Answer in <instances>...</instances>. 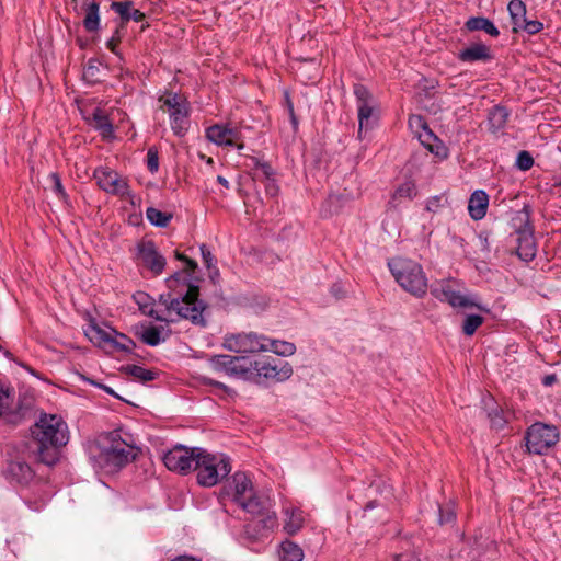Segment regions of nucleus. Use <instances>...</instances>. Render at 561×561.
Returning a JSON list of instances; mask_svg holds the SVG:
<instances>
[{
    "instance_id": "1",
    "label": "nucleus",
    "mask_w": 561,
    "mask_h": 561,
    "mask_svg": "<svg viewBox=\"0 0 561 561\" xmlns=\"http://www.w3.org/2000/svg\"><path fill=\"white\" fill-rule=\"evenodd\" d=\"M167 293L159 296V302L180 318L191 321L194 325L207 327L208 305L199 299V286L187 279L183 272H175L165 279Z\"/></svg>"
},
{
    "instance_id": "2",
    "label": "nucleus",
    "mask_w": 561,
    "mask_h": 561,
    "mask_svg": "<svg viewBox=\"0 0 561 561\" xmlns=\"http://www.w3.org/2000/svg\"><path fill=\"white\" fill-rule=\"evenodd\" d=\"M69 440L67 423L56 414H41L31 427L30 451L36 459L51 467L60 459V450Z\"/></svg>"
},
{
    "instance_id": "3",
    "label": "nucleus",
    "mask_w": 561,
    "mask_h": 561,
    "mask_svg": "<svg viewBox=\"0 0 561 561\" xmlns=\"http://www.w3.org/2000/svg\"><path fill=\"white\" fill-rule=\"evenodd\" d=\"M238 505L257 518L244 526V533L249 537L256 539L277 526V516L270 496L263 493L251 492V494Z\"/></svg>"
},
{
    "instance_id": "4",
    "label": "nucleus",
    "mask_w": 561,
    "mask_h": 561,
    "mask_svg": "<svg viewBox=\"0 0 561 561\" xmlns=\"http://www.w3.org/2000/svg\"><path fill=\"white\" fill-rule=\"evenodd\" d=\"M388 267L402 289L416 298L426 294L427 277L420 263L405 257H393L388 261Z\"/></svg>"
},
{
    "instance_id": "5",
    "label": "nucleus",
    "mask_w": 561,
    "mask_h": 561,
    "mask_svg": "<svg viewBox=\"0 0 561 561\" xmlns=\"http://www.w3.org/2000/svg\"><path fill=\"white\" fill-rule=\"evenodd\" d=\"M194 470L197 471V482L203 486H214L220 479L227 477L231 471L229 459L224 456H214L205 449L198 458V465Z\"/></svg>"
},
{
    "instance_id": "6",
    "label": "nucleus",
    "mask_w": 561,
    "mask_h": 561,
    "mask_svg": "<svg viewBox=\"0 0 561 561\" xmlns=\"http://www.w3.org/2000/svg\"><path fill=\"white\" fill-rule=\"evenodd\" d=\"M560 439V432L556 425L536 422L530 425L525 434L528 453L543 455Z\"/></svg>"
},
{
    "instance_id": "7",
    "label": "nucleus",
    "mask_w": 561,
    "mask_h": 561,
    "mask_svg": "<svg viewBox=\"0 0 561 561\" xmlns=\"http://www.w3.org/2000/svg\"><path fill=\"white\" fill-rule=\"evenodd\" d=\"M293 367L290 364L277 357H263L251 359V380L265 379L282 382L290 378Z\"/></svg>"
},
{
    "instance_id": "8",
    "label": "nucleus",
    "mask_w": 561,
    "mask_h": 561,
    "mask_svg": "<svg viewBox=\"0 0 561 561\" xmlns=\"http://www.w3.org/2000/svg\"><path fill=\"white\" fill-rule=\"evenodd\" d=\"M518 225H515V233L517 236V247L515 252L517 256L524 262H530L536 257L537 244L534 237V227L530 222L528 211H524L515 218Z\"/></svg>"
},
{
    "instance_id": "9",
    "label": "nucleus",
    "mask_w": 561,
    "mask_h": 561,
    "mask_svg": "<svg viewBox=\"0 0 561 561\" xmlns=\"http://www.w3.org/2000/svg\"><path fill=\"white\" fill-rule=\"evenodd\" d=\"M208 365L214 371L224 373L229 377L251 380V359L247 356L214 355L208 359Z\"/></svg>"
},
{
    "instance_id": "10",
    "label": "nucleus",
    "mask_w": 561,
    "mask_h": 561,
    "mask_svg": "<svg viewBox=\"0 0 561 561\" xmlns=\"http://www.w3.org/2000/svg\"><path fill=\"white\" fill-rule=\"evenodd\" d=\"M203 453L204 449L201 447L188 448L178 445L164 454L163 462L169 470L186 474L198 465V458Z\"/></svg>"
},
{
    "instance_id": "11",
    "label": "nucleus",
    "mask_w": 561,
    "mask_h": 561,
    "mask_svg": "<svg viewBox=\"0 0 561 561\" xmlns=\"http://www.w3.org/2000/svg\"><path fill=\"white\" fill-rule=\"evenodd\" d=\"M110 437L111 445L103 449L101 457L112 470L121 469L136 458V453L133 446L119 438L118 433L112 432Z\"/></svg>"
},
{
    "instance_id": "12",
    "label": "nucleus",
    "mask_w": 561,
    "mask_h": 561,
    "mask_svg": "<svg viewBox=\"0 0 561 561\" xmlns=\"http://www.w3.org/2000/svg\"><path fill=\"white\" fill-rule=\"evenodd\" d=\"M454 282L450 279H442L431 286V294L442 302H447L454 308H472L488 311L486 308L476 302L472 298L461 295L454 288Z\"/></svg>"
},
{
    "instance_id": "13",
    "label": "nucleus",
    "mask_w": 561,
    "mask_h": 561,
    "mask_svg": "<svg viewBox=\"0 0 561 561\" xmlns=\"http://www.w3.org/2000/svg\"><path fill=\"white\" fill-rule=\"evenodd\" d=\"M266 337L254 332L237 333L225 336L224 347L233 353H254L266 351Z\"/></svg>"
},
{
    "instance_id": "14",
    "label": "nucleus",
    "mask_w": 561,
    "mask_h": 561,
    "mask_svg": "<svg viewBox=\"0 0 561 561\" xmlns=\"http://www.w3.org/2000/svg\"><path fill=\"white\" fill-rule=\"evenodd\" d=\"M94 178L100 188L113 195L126 196L130 194L129 185L117 172L107 168H99L94 171Z\"/></svg>"
},
{
    "instance_id": "15",
    "label": "nucleus",
    "mask_w": 561,
    "mask_h": 561,
    "mask_svg": "<svg viewBox=\"0 0 561 561\" xmlns=\"http://www.w3.org/2000/svg\"><path fill=\"white\" fill-rule=\"evenodd\" d=\"M137 256L141 264L154 275H160L167 264L164 256L159 253L151 240H144L137 244Z\"/></svg>"
},
{
    "instance_id": "16",
    "label": "nucleus",
    "mask_w": 561,
    "mask_h": 561,
    "mask_svg": "<svg viewBox=\"0 0 561 561\" xmlns=\"http://www.w3.org/2000/svg\"><path fill=\"white\" fill-rule=\"evenodd\" d=\"M4 473L11 483H16L21 486L28 485L35 478L33 468L20 457L8 462Z\"/></svg>"
},
{
    "instance_id": "17",
    "label": "nucleus",
    "mask_w": 561,
    "mask_h": 561,
    "mask_svg": "<svg viewBox=\"0 0 561 561\" xmlns=\"http://www.w3.org/2000/svg\"><path fill=\"white\" fill-rule=\"evenodd\" d=\"M91 333L94 334V336H90L91 340L95 337L100 342L111 343L115 348L125 353H131L136 346L135 342L130 337L125 334H118L116 331H114V333L118 336V339L112 337L110 333L98 327H92Z\"/></svg>"
},
{
    "instance_id": "18",
    "label": "nucleus",
    "mask_w": 561,
    "mask_h": 561,
    "mask_svg": "<svg viewBox=\"0 0 561 561\" xmlns=\"http://www.w3.org/2000/svg\"><path fill=\"white\" fill-rule=\"evenodd\" d=\"M230 488H232V500L237 504L245 500L251 492H255L251 478L242 471H238L232 476Z\"/></svg>"
},
{
    "instance_id": "19",
    "label": "nucleus",
    "mask_w": 561,
    "mask_h": 561,
    "mask_svg": "<svg viewBox=\"0 0 561 561\" xmlns=\"http://www.w3.org/2000/svg\"><path fill=\"white\" fill-rule=\"evenodd\" d=\"M492 58L490 47L481 42L472 43L458 53V59L462 62L490 61Z\"/></svg>"
},
{
    "instance_id": "20",
    "label": "nucleus",
    "mask_w": 561,
    "mask_h": 561,
    "mask_svg": "<svg viewBox=\"0 0 561 561\" xmlns=\"http://www.w3.org/2000/svg\"><path fill=\"white\" fill-rule=\"evenodd\" d=\"M82 25L89 33L100 28V4L95 0H85L81 3Z\"/></svg>"
},
{
    "instance_id": "21",
    "label": "nucleus",
    "mask_w": 561,
    "mask_h": 561,
    "mask_svg": "<svg viewBox=\"0 0 561 561\" xmlns=\"http://www.w3.org/2000/svg\"><path fill=\"white\" fill-rule=\"evenodd\" d=\"M417 121L421 123L423 129V133L419 135L422 145L437 157H447V148L443 146L442 141L428 128V126L424 122H422V118L420 116L417 117Z\"/></svg>"
},
{
    "instance_id": "22",
    "label": "nucleus",
    "mask_w": 561,
    "mask_h": 561,
    "mask_svg": "<svg viewBox=\"0 0 561 561\" xmlns=\"http://www.w3.org/2000/svg\"><path fill=\"white\" fill-rule=\"evenodd\" d=\"M489 195L483 190L474 191L468 202V211L473 220H480L486 215Z\"/></svg>"
},
{
    "instance_id": "23",
    "label": "nucleus",
    "mask_w": 561,
    "mask_h": 561,
    "mask_svg": "<svg viewBox=\"0 0 561 561\" xmlns=\"http://www.w3.org/2000/svg\"><path fill=\"white\" fill-rule=\"evenodd\" d=\"M170 115V125L171 129L178 137H184L190 127V107L182 106V108H175V111H171Z\"/></svg>"
},
{
    "instance_id": "24",
    "label": "nucleus",
    "mask_w": 561,
    "mask_h": 561,
    "mask_svg": "<svg viewBox=\"0 0 561 561\" xmlns=\"http://www.w3.org/2000/svg\"><path fill=\"white\" fill-rule=\"evenodd\" d=\"M510 111L502 105L493 106L488 114L489 130L493 134L502 130L508 121Z\"/></svg>"
},
{
    "instance_id": "25",
    "label": "nucleus",
    "mask_w": 561,
    "mask_h": 561,
    "mask_svg": "<svg viewBox=\"0 0 561 561\" xmlns=\"http://www.w3.org/2000/svg\"><path fill=\"white\" fill-rule=\"evenodd\" d=\"M285 516L284 531L289 536L296 535L304 526V512L299 508H286Z\"/></svg>"
},
{
    "instance_id": "26",
    "label": "nucleus",
    "mask_w": 561,
    "mask_h": 561,
    "mask_svg": "<svg viewBox=\"0 0 561 561\" xmlns=\"http://www.w3.org/2000/svg\"><path fill=\"white\" fill-rule=\"evenodd\" d=\"M465 26L470 32L483 31L492 37L500 35V31L494 23L484 16H471L466 21Z\"/></svg>"
},
{
    "instance_id": "27",
    "label": "nucleus",
    "mask_w": 561,
    "mask_h": 561,
    "mask_svg": "<svg viewBox=\"0 0 561 561\" xmlns=\"http://www.w3.org/2000/svg\"><path fill=\"white\" fill-rule=\"evenodd\" d=\"M278 553L280 561H302L305 557L300 546L289 539L280 542Z\"/></svg>"
},
{
    "instance_id": "28",
    "label": "nucleus",
    "mask_w": 561,
    "mask_h": 561,
    "mask_svg": "<svg viewBox=\"0 0 561 561\" xmlns=\"http://www.w3.org/2000/svg\"><path fill=\"white\" fill-rule=\"evenodd\" d=\"M507 10L513 24V32H519L520 25L526 21V5L522 0H511Z\"/></svg>"
},
{
    "instance_id": "29",
    "label": "nucleus",
    "mask_w": 561,
    "mask_h": 561,
    "mask_svg": "<svg viewBox=\"0 0 561 561\" xmlns=\"http://www.w3.org/2000/svg\"><path fill=\"white\" fill-rule=\"evenodd\" d=\"M227 133L228 125L215 124L206 129V138L218 146H228L230 142Z\"/></svg>"
},
{
    "instance_id": "30",
    "label": "nucleus",
    "mask_w": 561,
    "mask_h": 561,
    "mask_svg": "<svg viewBox=\"0 0 561 561\" xmlns=\"http://www.w3.org/2000/svg\"><path fill=\"white\" fill-rule=\"evenodd\" d=\"M162 327H145L139 333V337L145 344L149 346H157L165 341V337L162 336Z\"/></svg>"
},
{
    "instance_id": "31",
    "label": "nucleus",
    "mask_w": 561,
    "mask_h": 561,
    "mask_svg": "<svg viewBox=\"0 0 561 561\" xmlns=\"http://www.w3.org/2000/svg\"><path fill=\"white\" fill-rule=\"evenodd\" d=\"M266 351H271L279 356H290L295 354L296 346L294 343L280 340H272L266 337Z\"/></svg>"
},
{
    "instance_id": "32",
    "label": "nucleus",
    "mask_w": 561,
    "mask_h": 561,
    "mask_svg": "<svg viewBox=\"0 0 561 561\" xmlns=\"http://www.w3.org/2000/svg\"><path fill=\"white\" fill-rule=\"evenodd\" d=\"M83 80L91 85L100 83L101 79V64L96 59H90L83 68Z\"/></svg>"
},
{
    "instance_id": "33",
    "label": "nucleus",
    "mask_w": 561,
    "mask_h": 561,
    "mask_svg": "<svg viewBox=\"0 0 561 561\" xmlns=\"http://www.w3.org/2000/svg\"><path fill=\"white\" fill-rule=\"evenodd\" d=\"M375 103H363L357 105L358 110V123H359V135L363 129H369L373 127L371 118L374 116Z\"/></svg>"
},
{
    "instance_id": "34",
    "label": "nucleus",
    "mask_w": 561,
    "mask_h": 561,
    "mask_svg": "<svg viewBox=\"0 0 561 561\" xmlns=\"http://www.w3.org/2000/svg\"><path fill=\"white\" fill-rule=\"evenodd\" d=\"M122 370L142 382L154 380L158 377L156 370L146 369L138 365H127L123 367Z\"/></svg>"
},
{
    "instance_id": "35",
    "label": "nucleus",
    "mask_w": 561,
    "mask_h": 561,
    "mask_svg": "<svg viewBox=\"0 0 561 561\" xmlns=\"http://www.w3.org/2000/svg\"><path fill=\"white\" fill-rule=\"evenodd\" d=\"M94 127L106 137L113 134V125L108 116L100 108H95L92 115Z\"/></svg>"
},
{
    "instance_id": "36",
    "label": "nucleus",
    "mask_w": 561,
    "mask_h": 561,
    "mask_svg": "<svg viewBox=\"0 0 561 561\" xmlns=\"http://www.w3.org/2000/svg\"><path fill=\"white\" fill-rule=\"evenodd\" d=\"M146 217L151 225L160 228L167 227L172 219L171 214L161 211L154 207L147 208Z\"/></svg>"
},
{
    "instance_id": "37",
    "label": "nucleus",
    "mask_w": 561,
    "mask_h": 561,
    "mask_svg": "<svg viewBox=\"0 0 561 561\" xmlns=\"http://www.w3.org/2000/svg\"><path fill=\"white\" fill-rule=\"evenodd\" d=\"M160 102H162L163 106L168 107L169 114L171 113V111H175V108L188 106V103L184 96L172 92H167L163 96H161Z\"/></svg>"
},
{
    "instance_id": "38",
    "label": "nucleus",
    "mask_w": 561,
    "mask_h": 561,
    "mask_svg": "<svg viewBox=\"0 0 561 561\" xmlns=\"http://www.w3.org/2000/svg\"><path fill=\"white\" fill-rule=\"evenodd\" d=\"M456 522V512L453 503L438 505V524L440 526L454 524Z\"/></svg>"
},
{
    "instance_id": "39",
    "label": "nucleus",
    "mask_w": 561,
    "mask_h": 561,
    "mask_svg": "<svg viewBox=\"0 0 561 561\" xmlns=\"http://www.w3.org/2000/svg\"><path fill=\"white\" fill-rule=\"evenodd\" d=\"M416 196V186L413 182L408 181L401 184L393 193L392 201L390 203L396 202L399 198H409L413 199Z\"/></svg>"
},
{
    "instance_id": "40",
    "label": "nucleus",
    "mask_w": 561,
    "mask_h": 561,
    "mask_svg": "<svg viewBox=\"0 0 561 561\" xmlns=\"http://www.w3.org/2000/svg\"><path fill=\"white\" fill-rule=\"evenodd\" d=\"M483 323V317L479 314H468L466 316L462 323V332L467 336H471L474 334L477 329Z\"/></svg>"
},
{
    "instance_id": "41",
    "label": "nucleus",
    "mask_w": 561,
    "mask_h": 561,
    "mask_svg": "<svg viewBox=\"0 0 561 561\" xmlns=\"http://www.w3.org/2000/svg\"><path fill=\"white\" fill-rule=\"evenodd\" d=\"M253 162H254V169H255L254 176L263 178L267 181H271L272 178L274 176V170L271 167V164L265 161H261L256 158H253Z\"/></svg>"
},
{
    "instance_id": "42",
    "label": "nucleus",
    "mask_w": 561,
    "mask_h": 561,
    "mask_svg": "<svg viewBox=\"0 0 561 561\" xmlns=\"http://www.w3.org/2000/svg\"><path fill=\"white\" fill-rule=\"evenodd\" d=\"M131 7L133 2L130 1H114L111 4V9L119 15L123 23H127L129 21Z\"/></svg>"
},
{
    "instance_id": "43",
    "label": "nucleus",
    "mask_w": 561,
    "mask_h": 561,
    "mask_svg": "<svg viewBox=\"0 0 561 561\" xmlns=\"http://www.w3.org/2000/svg\"><path fill=\"white\" fill-rule=\"evenodd\" d=\"M354 95L356 98L357 105H360L363 103H375L371 93L363 84H354Z\"/></svg>"
},
{
    "instance_id": "44",
    "label": "nucleus",
    "mask_w": 561,
    "mask_h": 561,
    "mask_svg": "<svg viewBox=\"0 0 561 561\" xmlns=\"http://www.w3.org/2000/svg\"><path fill=\"white\" fill-rule=\"evenodd\" d=\"M175 257L186 264V267L182 272L187 279H191L194 283L193 273L198 267L197 262L180 252L175 253Z\"/></svg>"
},
{
    "instance_id": "45",
    "label": "nucleus",
    "mask_w": 561,
    "mask_h": 561,
    "mask_svg": "<svg viewBox=\"0 0 561 561\" xmlns=\"http://www.w3.org/2000/svg\"><path fill=\"white\" fill-rule=\"evenodd\" d=\"M515 165L520 171H528L534 165V158L528 151L523 150L518 152Z\"/></svg>"
},
{
    "instance_id": "46",
    "label": "nucleus",
    "mask_w": 561,
    "mask_h": 561,
    "mask_svg": "<svg viewBox=\"0 0 561 561\" xmlns=\"http://www.w3.org/2000/svg\"><path fill=\"white\" fill-rule=\"evenodd\" d=\"M543 28V24L538 20H527L520 25L519 31H525L529 35L538 34Z\"/></svg>"
},
{
    "instance_id": "47",
    "label": "nucleus",
    "mask_w": 561,
    "mask_h": 561,
    "mask_svg": "<svg viewBox=\"0 0 561 561\" xmlns=\"http://www.w3.org/2000/svg\"><path fill=\"white\" fill-rule=\"evenodd\" d=\"M446 198L444 195H435L426 201L425 209L430 213H437L443 206Z\"/></svg>"
},
{
    "instance_id": "48",
    "label": "nucleus",
    "mask_w": 561,
    "mask_h": 561,
    "mask_svg": "<svg viewBox=\"0 0 561 561\" xmlns=\"http://www.w3.org/2000/svg\"><path fill=\"white\" fill-rule=\"evenodd\" d=\"M147 168L151 173H156L159 169L158 150L153 147L149 148L147 152Z\"/></svg>"
},
{
    "instance_id": "49",
    "label": "nucleus",
    "mask_w": 561,
    "mask_h": 561,
    "mask_svg": "<svg viewBox=\"0 0 561 561\" xmlns=\"http://www.w3.org/2000/svg\"><path fill=\"white\" fill-rule=\"evenodd\" d=\"M81 379L84 381V382H88L89 385L91 386H94L96 388H100L102 390H104L106 393H108L110 396L118 399V400H124L119 394H117L111 387L102 383V382H99L90 377H87L84 375H81Z\"/></svg>"
},
{
    "instance_id": "50",
    "label": "nucleus",
    "mask_w": 561,
    "mask_h": 561,
    "mask_svg": "<svg viewBox=\"0 0 561 561\" xmlns=\"http://www.w3.org/2000/svg\"><path fill=\"white\" fill-rule=\"evenodd\" d=\"M228 140L230 142V147L236 146L238 149H242L244 146L243 144L237 145V141L242 138L241 129L237 126L232 127L228 125Z\"/></svg>"
},
{
    "instance_id": "51",
    "label": "nucleus",
    "mask_w": 561,
    "mask_h": 561,
    "mask_svg": "<svg viewBox=\"0 0 561 561\" xmlns=\"http://www.w3.org/2000/svg\"><path fill=\"white\" fill-rule=\"evenodd\" d=\"M48 181L50 182L51 184V188L53 191L60 197L65 198L66 197V193H65V190H64V186L61 184V180H60V176L58 173H50L48 175Z\"/></svg>"
},
{
    "instance_id": "52",
    "label": "nucleus",
    "mask_w": 561,
    "mask_h": 561,
    "mask_svg": "<svg viewBox=\"0 0 561 561\" xmlns=\"http://www.w3.org/2000/svg\"><path fill=\"white\" fill-rule=\"evenodd\" d=\"M488 416H489L491 425L493 427H496V428L504 427L506 421L503 417V412L501 410H497V409L492 410L491 412L488 413Z\"/></svg>"
},
{
    "instance_id": "53",
    "label": "nucleus",
    "mask_w": 561,
    "mask_h": 561,
    "mask_svg": "<svg viewBox=\"0 0 561 561\" xmlns=\"http://www.w3.org/2000/svg\"><path fill=\"white\" fill-rule=\"evenodd\" d=\"M199 249L204 264L206 265L207 270H210L216 262L214 255L211 254L208 247L204 243L199 247Z\"/></svg>"
},
{
    "instance_id": "54",
    "label": "nucleus",
    "mask_w": 561,
    "mask_h": 561,
    "mask_svg": "<svg viewBox=\"0 0 561 561\" xmlns=\"http://www.w3.org/2000/svg\"><path fill=\"white\" fill-rule=\"evenodd\" d=\"M9 403H10L9 390L4 389V387L0 383V415L9 407Z\"/></svg>"
},
{
    "instance_id": "55",
    "label": "nucleus",
    "mask_w": 561,
    "mask_h": 561,
    "mask_svg": "<svg viewBox=\"0 0 561 561\" xmlns=\"http://www.w3.org/2000/svg\"><path fill=\"white\" fill-rule=\"evenodd\" d=\"M24 502L32 511L38 512L46 505L47 499L39 497L38 500L34 501L31 499H25Z\"/></svg>"
},
{
    "instance_id": "56",
    "label": "nucleus",
    "mask_w": 561,
    "mask_h": 561,
    "mask_svg": "<svg viewBox=\"0 0 561 561\" xmlns=\"http://www.w3.org/2000/svg\"><path fill=\"white\" fill-rule=\"evenodd\" d=\"M203 382H204V385H209V386L216 387L218 389H221L227 393H229L231 391V389L229 387H227L225 383L216 381L208 377H203Z\"/></svg>"
},
{
    "instance_id": "57",
    "label": "nucleus",
    "mask_w": 561,
    "mask_h": 561,
    "mask_svg": "<svg viewBox=\"0 0 561 561\" xmlns=\"http://www.w3.org/2000/svg\"><path fill=\"white\" fill-rule=\"evenodd\" d=\"M451 558L456 559L457 561H466L467 559L471 558L474 559L477 556L470 550L466 554H462V552H451Z\"/></svg>"
},
{
    "instance_id": "58",
    "label": "nucleus",
    "mask_w": 561,
    "mask_h": 561,
    "mask_svg": "<svg viewBox=\"0 0 561 561\" xmlns=\"http://www.w3.org/2000/svg\"><path fill=\"white\" fill-rule=\"evenodd\" d=\"M394 561H420L413 553L404 552L394 557Z\"/></svg>"
},
{
    "instance_id": "59",
    "label": "nucleus",
    "mask_w": 561,
    "mask_h": 561,
    "mask_svg": "<svg viewBox=\"0 0 561 561\" xmlns=\"http://www.w3.org/2000/svg\"><path fill=\"white\" fill-rule=\"evenodd\" d=\"M144 19H145V13H142L138 9H131L130 14H129V21L133 20L135 22H140Z\"/></svg>"
},
{
    "instance_id": "60",
    "label": "nucleus",
    "mask_w": 561,
    "mask_h": 561,
    "mask_svg": "<svg viewBox=\"0 0 561 561\" xmlns=\"http://www.w3.org/2000/svg\"><path fill=\"white\" fill-rule=\"evenodd\" d=\"M266 184V193L271 196H276L278 193V186L275 184L274 179L272 178L271 181H267Z\"/></svg>"
},
{
    "instance_id": "61",
    "label": "nucleus",
    "mask_w": 561,
    "mask_h": 561,
    "mask_svg": "<svg viewBox=\"0 0 561 561\" xmlns=\"http://www.w3.org/2000/svg\"><path fill=\"white\" fill-rule=\"evenodd\" d=\"M479 239L481 241V247H482V250L483 251H490V243H489V233L486 232H481L479 234Z\"/></svg>"
},
{
    "instance_id": "62",
    "label": "nucleus",
    "mask_w": 561,
    "mask_h": 561,
    "mask_svg": "<svg viewBox=\"0 0 561 561\" xmlns=\"http://www.w3.org/2000/svg\"><path fill=\"white\" fill-rule=\"evenodd\" d=\"M170 561H202L199 558L191 554H181L172 558Z\"/></svg>"
},
{
    "instance_id": "63",
    "label": "nucleus",
    "mask_w": 561,
    "mask_h": 561,
    "mask_svg": "<svg viewBox=\"0 0 561 561\" xmlns=\"http://www.w3.org/2000/svg\"><path fill=\"white\" fill-rule=\"evenodd\" d=\"M209 271V278L210 280L216 284L218 280H219V277H220V273H219V270L215 266V264L213 265V267Z\"/></svg>"
},
{
    "instance_id": "64",
    "label": "nucleus",
    "mask_w": 561,
    "mask_h": 561,
    "mask_svg": "<svg viewBox=\"0 0 561 561\" xmlns=\"http://www.w3.org/2000/svg\"><path fill=\"white\" fill-rule=\"evenodd\" d=\"M557 381V376L554 374L546 375L542 378V385L546 387L552 386Z\"/></svg>"
}]
</instances>
